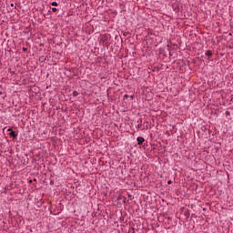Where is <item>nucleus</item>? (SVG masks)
<instances>
[{
	"label": "nucleus",
	"instance_id": "f257e3e1",
	"mask_svg": "<svg viewBox=\"0 0 233 233\" xmlns=\"http://www.w3.org/2000/svg\"><path fill=\"white\" fill-rule=\"evenodd\" d=\"M116 200L118 201V204L119 205H125V203H127V198L122 196V195H119L117 198H116Z\"/></svg>",
	"mask_w": 233,
	"mask_h": 233
},
{
	"label": "nucleus",
	"instance_id": "f03ea898",
	"mask_svg": "<svg viewBox=\"0 0 233 233\" xmlns=\"http://www.w3.org/2000/svg\"><path fill=\"white\" fill-rule=\"evenodd\" d=\"M137 145H139L140 147L143 145V143H145V137H138L137 138Z\"/></svg>",
	"mask_w": 233,
	"mask_h": 233
},
{
	"label": "nucleus",
	"instance_id": "7ed1b4c3",
	"mask_svg": "<svg viewBox=\"0 0 233 233\" xmlns=\"http://www.w3.org/2000/svg\"><path fill=\"white\" fill-rule=\"evenodd\" d=\"M10 137H12V139H17V133H15V131H12L9 133Z\"/></svg>",
	"mask_w": 233,
	"mask_h": 233
},
{
	"label": "nucleus",
	"instance_id": "20e7f679",
	"mask_svg": "<svg viewBox=\"0 0 233 233\" xmlns=\"http://www.w3.org/2000/svg\"><path fill=\"white\" fill-rule=\"evenodd\" d=\"M137 123H138V125H137V128H141L143 127V119L139 118L137 120Z\"/></svg>",
	"mask_w": 233,
	"mask_h": 233
},
{
	"label": "nucleus",
	"instance_id": "39448f33",
	"mask_svg": "<svg viewBox=\"0 0 233 233\" xmlns=\"http://www.w3.org/2000/svg\"><path fill=\"white\" fill-rule=\"evenodd\" d=\"M205 56H207V57H212L213 53H212V51L208 50V51H206Z\"/></svg>",
	"mask_w": 233,
	"mask_h": 233
},
{
	"label": "nucleus",
	"instance_id": "423d86ee",
	"mask_svg": "<svg viewBox=\"0 0 233 233\" xmlns=\"http://www.w3.org/2000/svg\"><path fill=\"white\" fill-rule=\"evenodd\" d=\"M38 61H39L40 63H45V61H46V56H40L39 59H38Z\"/></svg>",
	"mask_w": 233,
	"mask_h": 233
},
{
	"label": "nucleus",
	"instance_id": "0eeeda50",
	"mask_svg": "<svg viewBox=\"0 0 233 233\" xmlns=\"http://www.w3.org/2000/svg\"><path fill=\"white\" fill-rule=\"evenodd\" d=\"M184 216L187 218V219H188V218H190V211L189 210H186L184 212Z\"/></svg>",
	"mask_w": 233,
	"mask_h": 233
},
{
	"label": "nucleus",
	"instance_id": "6e6552de",
	"mask_svg": "<svg viewBox=\"0 0 233 233\" xmlns=\"http://www.w3.org/2000/svg\"><path fill=\"white\" fill-rule=\"evenodd\" d=\"M77 96H79V93L77 91H74L73 92V96L77 97Z\"/></svg>",
	"mask_w": 233,
	"mask_h": 233
},
{
	"label": "nucleus",
	"instance_id": "1a4fd4ad",
	"mask_svg": "<svg viewBox=\"0 0 233 233\" xmlns=\"http://www.w3.org/2000/svg\"><path fill=\"white\" fill-rule=\"evenodd\" d=\"M51 5L52 6H59V4H57V2H52Z\"/></svg>",
	"mask_w": 233,
	"mask_h": 233
},
{
	"label": "nucleus",
	"instance_id": "9d476101",
	"mask_svg": "<svg viewBox=\"0 0 233 233\" xmlns=\"http://www.w3.org/2000/svg\"><path fill=\"white\" fill-rule=\"evenodd\" d=\"M52 12H54V13L57 12V8L52 7Z\"/></svg>",
	"mask_w": 233,
	"mask_h": 233
},
{
	"label": "nucleus",
	"instance_id": "9b49d317",
	"mask_svg": "<svg viewBox=\"0 0 233 233\" xmlns=\"http://www.w3.org/2000/svg\"><path fill=\"white\" fill-rule=\"evenodd\" d=\"M12 131H14V129H12V127H9V128L7 129V132H9V134H10Z\"/></svg>",
	"mask_w": 233,
	"mask_h": 233
},
{
	"label": "nucleus",
	"instance_id": "f8f14e48",
	"mask_svg": "<svg viewBox=\"0 0 233 233\" xmlns=\"http://www.w3.org/2000/svg\"><path fill=\"white\" fill-rule=\"evenodd\" d=\"M23 52H28V48L23 47Z\"/></svg>",
	"mask_w": 233,
	"mask_h": 233
},
{
	"label": "nucleus",
	"instance_id": "ddd939ff",
	"mask_svg": "<svg viewBox=\"0 0 233 233\" xmlns=\"http://www.w3.org/2000/svg\"><path fill=\"white\" fill-rule=\"evenodd\" d=\"M128 97H130V96H128V95L124 96V99H128Z\"/></svg>",
	"mask_w": 233,
	"mask_h": 233
},
{
	"label": "nucleus",
	"instance_id": "4468645a",
	"mask_svg": "<svg viewBox=\"0 0 233 233\" xmlns=\"http://www.w3.org/2000/svg\"><path fill=\"white\" fill-rule=\"evenodd\" d=\"M129 199L132 201L134 199V197L132 195H128Z\"/></svg>",
	"mask_w": 233,
	"mask_h": 233
},
{
	"label": "nucleus",
	"instance_id": "2eb2a0df",
	"mask_svg": "<svg viewBox=\"0 0 233 233\" xmlns=\"http://www.w3.org/2000/svg\"><path fill=\"white\" fill-rule=\"evenodd\" d=\"M226 116H230V111H226Z\"/></svg>",
	"mask_w": 233,
	"mask_h": 233
},
{
	"label": "nucleus",
	"instance_id": "dca6fc26",
	"mask_svg": "<svg viewBox=\"0 0 233 233\" xmlns=\"http://www.w3.org/2000/svg\"><path fill=\"white\" fill-rule=\"evenodd\" d=\"M167 185H172V180H168Z\"/></svg>",
	"mask_w": 233,
	"mask_h": 233
},
{
	"label": "nucleus",
	"instance_id": "f3484780",
	"mask_svg": "<svg viewBox=\"0 0 233 233\" xmlns=\"http://www.w3.org/2000/svg\"><path fill=\"white\" fill-rule=\"evenodd\" d=\"M129 97L131 100H133L135 96H134V95H131Z\"/></svg>",
	"mask_w": 233,
	"mask_h": 233
},
{
	"label": "nucleus",
	"instance_id": "a211bd4d",
	"mask_svg": "<svg viewBox=\"0 0 233 233\" xmlns=\"http://www.w3.org/2000/svg\"><path fill=\"white\" fill-rule=\"evenodd\" d=\"M5 130H6V127H4L3 132L5 133Z\"/></svg>",
	"mask_w": 233,
	"mask_h": 233
},
{
	"label": "nucleus",
	"instance_id": "6ab92c4d",
	"mask_svg": "<svg viewBox=\"0 0 233 233\" xmlns=\"http://www.w3.org/2000/svg\"><path fill=\"white\" fill-rule=\"evenodd\" d=\"M0 96H3V92L2 91H0Z\"/></svg>",
	"mask_w": 233,
	"mask_h": 233
},
{
	"label": "nucleus",
	"instance_id": "aec40b11",
	"mask_svg": "<svg viewBox=\"0 0 233 233\" xmlns=\"http://www.w3.org/2000/svg\"><path fill=\"white\" fill-rule=\"evenodd\" d=\"M43 134H46V131H44Z\"/></svg>",
	"mask_w": 233,
	"mask_h": 233
},
{
	"label": "nucleus",
	"instance_id": "412c9836",
	"mask_svg": "<svg viewBox=\"0 0 233 233\" xmlns=\"http://www.w3.org/2000/svg\"><path fill=\"white\" fill-rule=\"evenodd\" d=\"M11 6H14V4H11Z\"/></svg>",
	"mask_w": 233,
	"mask_h": 233
},
{
	"label": "nucleus",
	"instance_id": "4be33fe9",
	"mask_svg": "<svg viewBox=\"0 0 233 233\" xmlns=\"http://www.w3.org/2000/svg\"><path fill=\"white\" fill-rule=\"evenodd\" d=\"M124 35H127V34H126V33H124Z\"/></svg>",
	"mask_w": 233,
	"mask_h": 233
}]
</instances>
